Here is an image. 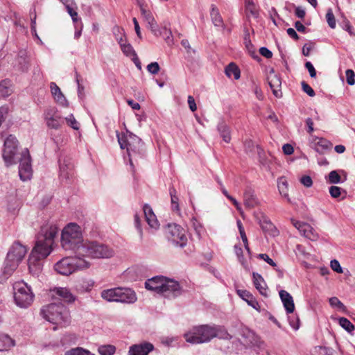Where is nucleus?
<instances>
[{"label": "nucleus", "mask_w": 355, "mask_h": 355, "mask_svg": "<svg viewBox=\"0 0 355 355\" xmlns=\"http://www.w3.org/2000/svg\"><path fill=\"white\" fill-rule=\"evenodd\" d=\"M59 227L54 223H47L41 227L37 240L28 258V269L33 276H38L42 270V260L52 252Z\"/></svg>", "instance_id": "nucleus-1"}, {"label": "nucleus", "mask_w": 355, "mask_h": 355, "mask_svg": "<svg viewBox=\"0 0 355 355\" xmlns=\"http://www.w3.org/2000/svg\"><path fill=\"white\" fill-rule=\"evenodd\" d=\"M117 139L121 149H126L129 163L134 170V162H138L139 159H144L146 156L144 144L141 139L135 135L130 132L126 134H116Z\"/></svg>", "instance_id": "nucleus-2"}, {"label": "nucleus", "mask_w": 355, "mask_h": 355, "mask_svg": "<svg viewBox=\"0 0 355 355\" xmlns=\"http://www.w3.org/2000/svg\"><path fill=\"white\" fill-rule=\"evenodd\" d=\"M41 314L49 322L55 324L53 330L64 327L70 323V315L67 307L61 303H51L41 309Z\"/></svg>", "instance_id": "nucleus-3"}, {"label": "nucleus", "mask_w": 355, "mask_h": 355, "mask_svg": "<svg viewBox=\"0 0 355 355\" xmlns=\"http://www.w3.org/2000/svg\"><path fill=\"white\" fill-rule=\"evenodd\" d=\"M81 227L76 223H69L64 227L61 234V245L65 250L73 251L78 256V250L84 246Z\"/></svg>", "instance_id": "nucleus-4"}, {"label": "nucleus", "mask_w": 355, "mask_h": 355, "mask_svg": "<svg viewBox=\"0 0 355 355\" xmlns=\"http://www.w3.org/2000/svg\"><path fill=\"white\" fill-rule=\"evenodd\" d=\"M90 263L80 256L64 257L54 265L55 270L64 276H68L78 270L88 268Z\"/></svg>", "instance_id": "nucleus-5"}, {"label": "nucleus", "mask_w": 355, "mask_h": 355, "mask_svg": "<svg viewBox=\"0 0 355 355\" xmlns=\"http://www.w3.org/2000/svg\"><path fill=\"white\" fill-rule=\"evenodd\" d=\"M114 250L108 245L97 241H85L84 246L78 250V256L83 259H107L114 255Z\"/></svg>", "instance_id": "nucleus-6"}, {"label": "nucleus", "mask_w": 355, "mask_h": 355, "mask_svg": "<svg viewBox=\"0 0 355 355\" xmlns=\"http://www.w3.org/2000/svg\"><path fill=\"white\" fill-rule=\"evenodd\" d=\"M214 329L212 325L202 324L192 327L184 334V336L187 342L191 344H201L208 343L213 339Z\"/></svg>", "instance_id": "nucleus-7"}, {"label": "nucleus", "mask_w": 355, "mask_h": 355, "mask_svg": "<svg viewBox=\"0 0 355 355\" xmlns=\"http://www.w3.org/2000/svg\"><path fill=\"white\" fill-rule=\"evenodd\" d=\"M12 287L15 304L21 308L28 307L34 299L31 286L24 281H19L15 282Z\"/></svg>", "instance_id": "nucleus-8"}, {"label": "nucleus", "mask_w": 355, "mask_h": 355, "mask_svg": "<svg viewBox=\"0 0 355 355\" xmlns=\"http://www.w3.org/2000/svg\"><path fill=\"white\" fill-rule=\"evenodd\" d=\"M19 142L12 135H8L3 143L2 158L7 167L17 164L16 155L18 153Z\"/></svg>", "instance_id": "nucleus-9"}, {"label": "nucleus", "mask_w": 355, "mask_h": 355, "mask_svg": "<svg viewBox=\"0 0 355 355\" xmlns=\"http://www.w3.org/2000/svg\"><path fill=\"white\" fill-rule=\"evenodd\" d=\"M165 235L168 241L175 246L183 248L187 245L185 230L176 223L168 224L165 227Z\"/></svg>", "instance_id": "nucleus-10"}, {"label": "nucleus", "mask_w": 355, "mask_h": 355, "mask_svg": "<svg viewBox=\"0 0 355 355\" xmlns=\"http://www.w3.org/2000/svg\"><path fill=\"white\" fill-rule=\"evenodd\" d=\"M19 162V175L20 179L22 181L30 180L33 175V170L31 166V157L27 148H25L21 150Z\"/></svg>", "instance_id": "nucleus-11"}, {"label": "nucleus", "mask_w": 355, "mask_h": 355, "mask_svg": "<svg viewBox=\"0 0 355 355\" xmlns=\"http://www.w3.org/2000/svg\"><path fill=\"white\" fill-rule=\"evenodd\" d=\"M44 120L48 128L59 130L64 121L55 107H49L44 112Z\"/></svg>", "instance_id": "nucleus-12"}, {"label": "nucleus", "mask_w": 355, "mask_h": 355, "mask_svg": "<svg viewBox=\"0 0 355 355\" xmlns=\"http://www.w3.org/2000/svg\"><path fill=\"white\" fill-rule=\"evenodd\" d=\"M163 284V288H162L160 294L165 297H175L180 294V286L177 281L165 277V282Z\"/></svg>", "instance_id": "nucleus-13"}, {"label": "nucleus", "mask_w": 355, "mask_h": 355, "mask_svg": "<svg viewBox=\"0 0 355 355\" xmlns=\"http://www.w3.org/2000/svg\"><path fill=\"white\" fill-rule=\"evenodd\" d=\"M60 178L62 181L67 182L73 175V166L68 157H60L59 159Z\"/></svg>", "instance_id": "nucleus-14"}, {"label": "nucleus", "mask_w": 355, "mask_h": 355, "mask_svg": "<svg viewBox=\"0 0 355 355\" xmlns=\"http://www.w3.org/2000/svg\"><path fill=\"white\" fill-rule=\"evenodd\" d=\"M310 146L317 153L323 154L332 148V144L323 137L311 135L309 139Z\"/></svg>", "instance_id": "nucleus-15"}, {"label": "nucleus", "mask_w": 355, "mask_h": 355, "mask_svg": "<svg viewBox=\"0 0 355 355\" xmlns=\"http://www.w3.org/2000/svg\"><path fill=\"white\" fill-rule=\"evenodd\" d=\"M241 335L243 343L246 347L257 346L260 347L262 342L260 338L252 331L248 328H243L241 331Z\"/></svg>", "instance_id": "nucleus-16"}, {"label": "nucleus", "mask_w": 355, "mask_h": 355, "mask_svg": "<svg viewBox=\"0 0 355 355\" xmlns=\"http://www.w3.org/2000/svg\"><path fill=\"white\" fill-rule=\"evenodd\" d=\"M293 226L298 230L300 233L306 238L315 241L318 238V234L315 232L313 228L308 223L291 219Z\"/></svg>", "instance_id": "nucleus-17"}, {"label": "nucleus", "mask_w": 355, "mask_h": 355, "mask_svg": "<svg viewBox=\"0 0 355 355\" xmlns=\"http://www.w3.org/2000/svg\"><path fill=\"white\" fill-rule=\"evenodd\" d=\"M19 262L6 257L4 261L2 272L0 275V281L5 282L10 277L17 268Z\"/></svg>", "instance_id": "nucleus-18"}, {"label": "nucleus", "mask_w": 355, "mask_h": 355, "mask_svg": "<svg viewBox=\"0 0 355 355\" xmlns=\"http://www.w3.org/2000/svg\"><path fill=\"white\" fill-rule=\"evenodd\" d=\"M154 345L148 342L132 345L129 347L128 355H148L153 351Z\"/></svg>", "instance_id": "nucleus-19"}, {"label": "nucleus", "mask_w": 355, "mask_h": 355, "mask_svg": "<svg viewBox=\"0 0 355 355\" xmlns=\"http://www.w3.org/2000/svg\"><path fill=\"white\" fill-rule=\"evenodd\" d=\"M26 252L27 250L24 245H21L19 242H15L10 248L7 256L20 263Z\"/></svg>", "instance_id": "nucleus-20"}, {"label": "nucleus", "mask_w": 355, "mask_h": 355, "mask_svg": "<svg viewBox=\"0 0 355 355\" xmlns=\"http://www.w3.org/2000/svg\"><path fill=\"white\" fill-rule=\"evenodd\" d=\"M137 299L134 291L128 288L119 287L117 302L132 304L137 301Z\"/></svg>", "instance_id": "nucleus-21"}, {"label": "nucleus", "mask_w": 355, "mask_h": 355, "mask_svg": "<svg viewBox=\"0 0 355 355\" xmlns=\"http://www.w3.org/2000/svg\"><path fill=\"white\" fill-rule=\"evenodd\" d=\"M165 277L163 276H156L148 279L145 282V287L149 291H153L160 294L162 288H163Z\"/></svg>", "instance_id": "nucleus-22"}, {"label": "nucleus", "mask_w": 355, "mask_h": 355, "mask_svg": "<svg viewBox=\"0 0 355 355\" xmlns=\"http://www.w3.org/2000/svg\"><path fill=\"white\" fill-rule=\"evenodd\" d=\"M259 223L265 234L273 237L279 235V230L268 217L263 216Z\"/></svg>", "instance_id": "nucleus-23"}, {"label": "nucleus", "mask_w": 355, "mask_h": 355, "mask_svg": "<svg viewBox=\"0 0 355 355\" xmlns=\"http://www.w3.org/2000/svg\"><path fill=\"white\" fill-rule=\"evenodd\" d=\"M143 211L146 221L149 227L153 230H157L159 227V223L150 206L145 204L143 207Z\"/></svg>", "instance_id": "nucleus-24"}, {"label": "nucleus", "mask_w": 355, "mask_h": 355, "mask_svg": "<svg viewBox=\"0 0 355 355\" xmlns=\"http://www.w3.org/2000/svg\"><path fill=\"white\" fill-rule=\"evenodd\" d=\"M268 81L274 96L277 98H281L282 92L281 90L282 80L280 77L276 74L268 75Z\"/></svg>", "instance_id": "nucleus-25"}, {"label": "nucleus", "mask_w": 355, "mask_h": 355, "mask_svg": "<svg viewBox=\"0 0 355 355\" xmlns=\"http://www.w3.org/2000/svg\"><path fill=\"white\" fill-rule=\"evenodd\" d=\"M279 294L286 313H292L295 310V304L291 295L284 290H281Z\"/></svg>", "instance_id": "nucleus-26"}, {"label": "nucleus", "mask_w": 355, "mask_h": 355, "mask_svg": "<svg viewBox=\"0 0 355 355\" xmlns=\"http://www.w3.org/2000/svg\"><path fill=\"white\" fill-rule=\"evenodd\" d=\"M51 94L54 100L60 105L67 107L69 103L60 87L53 82L50 83Z\"/></svg>", "instance_id": "nucleus-27"}, {"label": "nucleus", "mask_w": 355, "mask_h": 355, "mask_svg": "<svg viewBox=\"0 0 355 355\" xmlns=\"http://www.w3.org/2000/svg\"><path fill=\"white\" fill-rule=\"evenodd\" d=\"M243 201L246 207L251 209L259 205V200L257 199L254 190L251 188H246L243 193Z\"/></svg>", "instance_id": "nucleus-28"}, {"label": "nucleus", "mask_w": 355, "mask_h": 355, "mask_svg": "<svg viewBox=\"0 0 355 355\" xmlns=\"http://www.w3.org/2000/svg\"><path fill=\"white\" fill-rule=\"evenodd\" d=\"M141 15L144 17L145 21L148 24V28L150 29L155 35L158 36L159 29L158 28L157 22L152 13L150 11L142 8Z\"/></svg>", "instance_id": "nucleus-29"}, {"label": "nucleus", "mask_w": 355, "mask_h": 355, "mask_svg": "<svg viewBox=\"0 0 355 355\" xmlns=\"http://www.w3.org/2000/svg\"><path fill=\"white\" fill-rule=\"evenodd\" d=\"M236 292L239 297L245 300L249 306H252L257 311H260V305L259 302L249 291L246 290H237Z\"/></svg>", "instance_id": "nucleus-30"}, {"label": "nucleus", "mask_w": 355, "mask_h": 355, "mask_svg": "<svg viewBox=\"0 0 355 355\" xmlns=\"http://www.w3.org/2000/svg\"><path fill=\"white\" fill-rule=\"evenodd\" d=\"M252 277H253V284L255 288L259 291V293L261 295L266 296L267 295V287L266 284L263 279V278L261 277V275H259L257 272H253L252 273Z\"/></svg>", "instance_id": "nucleus-31"}, {"label": "nucleus", "mask_w": 355, "mask_h": 355, "mask_svg": "<svg viewBox=\"0 0 355 355\" xmlns=\"http://www.w3.org/2000/svg\"><path fill=\"white\" fill-rule=\"evenodd\" d=\"M119 287L105 289L101 292V297L107 302H118Z\"/></svg>", "instance_id": "nucleus-32"}, {"label": "nucleus", "mask_w": 355, "mask_h": 355, "mask_svg": "<svg viewBox=\"0 0 355 355\" xmlns=\"http://www.w3.org/2000/svg\"><path fill=\"white\" fill-rule=\"evenodd\" d=\"M217 130L223 140L226 143H230L231 141L230 128L223 120L218 123Z\"/></svg>", "instance_id": "nucleus-33"}, {"label": "nucleus", "mask_w": 355, "mask_h": 355, "mask_svg": "<svg viewBox=\"0 0 355 355\" xmlns=\"http://www.w3.org/2000/svg\"><path fill=\"white\" fill-rule=\"evenodd\" d=\"M53 291L55 294L60 296L62 299L67 302H73L75 301L76 297L67 288L58 287L55 288Z\"/></svg>", "instance_id": "nucleus-34"}, {"label": "nucleus", "mask_w": 355, "mask_h": 355, "mask_svg": "<svg viewBox=\"0 0 355 355\" xmlns=\"http://www.w3.org/2000/svg\"><path fill=\"white\" fill-rule=\"evenodd\" d=\"M340 173L345 175V178L342 179L338 171H331L328 176L326 177L327 181L329 184H339L344 182L347 180V176L344 171H340Z\"/></svg>", "instance_id": "nucleus-35"}, {"label": "nucleus", "mask_w": 355, "mask_h": 355, "mask_svg": "<svg viewBox=\"0 0 355 355\" xmlns=\"http://www.w3.org/2000/svg\"><path fill=\"white\" fill-rule=\"evenodd\" d=\"M12 93L11 81L8 79L0 82V98L10 96Z\"/></svg>", "instance_id": "nucleus-36"}, {"label": "nucleus", "mask_w": 355, "mask_h": 355, "mask_svg": "<svg viewBox=\"0 0 355 355\" xmlns=\"http://www.w3.org/2000/svg\"><path fill=\"white\" fill-rule=\"evenodd\" d=\"M212 327L215 331L213 338L216 337L224 340H230L232 338V336L227 332L225 327L216 325H212Z\"/></svg>", "instance_id": "nucleus-37"}, {"label": "nucleus", "mask_w": 355, "mask_h": 355, "mask_svg": "<svg viewBox=\"0 0 355 355\" xmlns=\"http://www.w3.org/2000/svg\"><path fill=\"white\" fill-rule=\"evenodd\" d=\"M15 345V341L7 335H0V352L7 350Z\"/></svg>", "instance_id": "nucleus-38"}, {"label": "nucleus", "mask_w": 355, "mask_h": 355, "mask_svg": "<svg viewBox=\"0 0 355 355\" xmlns=\"http://www.w3.org/2000/svg\"><path fill=\"white\" fill-rule=\"evenodd\" d=\"M225 74L229 78L233 76L234 79L238 80L240 78V70L235 64L230 63L225 68Z\"/></svg>", "instance_id": "nucleus-39"}, {"label": "nucleus", "mask_w": 355, "mask_h": 355, "mask_svg": "<svg viewBox=\"0 0 355 355\" xmlns=\"http://www.w3.org/2000/svg\"><path fill=\"white\" fill-rule=\"evenodd\" d=\"M211 17L214 24L216 26H223V19L218 10V9L214 6H211Z\"/></svg>", "instance_id": "nucleus-40"}, {"label": "nucleus", "mask_w": 355, "mask_h": 355, "mask_svg": "<svg viewBox=\"0 0 355 355\" xmlns=\"http://www.w3.org/2000/svg\"><path fill=\"white\" fill-rule=\"evenodd\" d=\"M116 347L112 345H102L98 348L100 355H114L116 352Z\"/></svg>", "instance_id": "nucleus-41"}, {"label": "nucleus", "mask_w": 355, "mask_h": 355, "mask_svg": "<svg viewBox=\"0 0 355 355\" xmlns=\"http://www.w3.org/2000/svg\"><path fill=\"white\" fill-rule=\"evenodd\" d=\"M121 49L122 52L126 55V56H133L136 57V53L132 46V45L129 43H127L125 42V40L123 41L121 43L119 44Z\"/></svg>", "instance_id": "nucleus-42"}, {"label": "nucleus", "mask_w": 355, "mask_h": 355, "mask_svg": "<svg viewBox=\"0 0 355 355\" xmlns=\"http://www.w3.org/2000/svg\"><path fill=\"white\" fill-rule=\"evenodd\" d=\"M170 196H171V209L173 211H179V203H178V197L176 196V190L174 188H171L169 190Z\"/></svg>", "instance_id": "nucleus-43"}, {"label": "nucleus", "mask_w": 355, "mask_h": 355, "mask_svg": "<svg viewBox=\"0 0 355 355\" xmlns=\"http://www.w3.org/2000/svg\"><path fill=\"white\" fill-rule=\"evenodd\" d=\"M158 35H162L168 44L170 45L173 43L172 33L169 29H167L166 27L163 28L162 30L159 29V33H158Z\"/></svg>", "instance_id": "nucleus-44"}, {"label": "nucleus", "mask_w": 355, "mask_h": 355, "mask_svg": "<svg viewBox=\"0 0 355 355\" xmlns=\"http://www.w3.org/2000/svg\"><path fill=\"white\" fill-rule=\"evenodd\" d=\"M339 324L349 333L355 329L354 325L346 318H340Z\"/></svg>", "instance_id": "nucleus-45"}, {"label": "nucleus", "mask_w": 355, "mask_h": 355, "mask_svg": "<svg viewBox=\"0 0 355 355\" xmlns=\"http://www.w3.org/2000/svg\"><path fill=\"white\" fill-rule=\"evenodd\" d=\"M315 355H334V349L327 347L317 346L315 347Z\"/></svg>", "instance_id": "nucleus-46"}, {"label": "nucleus", "mask_w": 355, "mask_h": 355, "mask_svg": "<svg viewBox=\"0 0 355 355\" xmlns=\"http://www.w3.org/2000/svg\"><path fill=\"white\" fill-rule=\"evenodd\" d=\"M340 26L343 29L347 31L351 36H355L353 27L352 26L349 21L345 17H343V21L340 22Z\"/></svg>", "instance_id": "nucleus-47"}, {"label": "nucleus", "mask_w": 355, "mask_h": 355, "mask_svg": "<svg viewBox=\"0 0 355 355\" xmlns=\"http://www.w3.org/2000/svg\"><path fill=\"white\" fill-rule=\"evenodd\" d=\"M112 32L116 40L118 42L119 44L121 43L123 41L125 40H123V37H125L123 30L119 26H114L112 29Z\"/></svg>", "instance_id": "nucleus-48"}, {"label": "nucleus", "mask_w": 355, "mask_h": 355, "mask_svg": "<svg viewBox=\"0 0 355 355\" xmlns=\"http://www.w3.org/2000/svg\"><path fill=\"white\" fill-rule=\"evenodd\" d=\"M64 119L67 125L70 126L71 128L76 130L79 129V123L76 121V119L72 114H69Z\"/></svg>", "instance_id": "nucleus-49"}, {"label": "nucleus", "mask_w": 355, "mask_h": 355, "mask_svg": "<svg viewBox=\"0 0 355 355\" xmlns=\"http://www.w3.org/2000/svg\"><path fill=\"white\" fill-rule=\"evenodd\" d=\"M65 355H94L89 351L83 349V348L72 349L66 352Z\"/></svg>", "instance_id": "nucleus-50"}, {"label": "nucleus", "mask_w": 355, "mask_h": 355, "mask_svg": "<svg viewBox=\"0 0 355 355\" xmlns=\"http://www.w3.org/2000/svg\"><path fill=\"white\" fill-rule=\"evenodd\" d=\"M93 282H85L83 281L82 284L76 286V289L80 291V292H85L90 291L91 288L93 286Z\"/></svg>", "instance_id": "nucleus-51"}, {"label": "nucleus", "mask_w": 355, "mask_h": 355, "mask_svg": "<svg viewBox=\"0 0 355 355\" xmlns=\"http://www.w3.org/2000/svg\"><path fill=\"white\" fill-rule=\"evenodd\" d=\"M326 19L329 27L331 28H335L336 25V19L331 9L329 10L328 12H327Z\"/></svg>", "instance_id": "nucleus-52"}, {"label": "nucleus", "mask_w": 355, "mask_h": 355, "mask_svg": "<svg viewBox=\"0 0 355 355\" xmlns=\"http://www.w3.org/2000/svg\"><path fill=\"white\" fill-rule=\"evenodd\" d=\"M134 222H135V226L139 232L140 239H142L144 233H143V230L141 227V219L137 214H136L134 216Z\"/></svg>", "instance_id": "nucleus-53"}, {"label": "nucleus", "mask_w": 355, "mask_h": 355, "mask_svg": "<svg viewBox=\"0 0 355 355\" xmlns=\"http://www.w3.org/2000/svg\"><path fill=\"white\" fill-rule=\"evenodd\" d=\"M66 8L76 24L81 22L80 19L78 17V13L69 5H67Z\"/></svg>", "instance_id": "nucleus-54"}, {"label": "nucleus", "mask_w": 355, "mask_h": 355, "mask_svg": "<svg viewBox=\"0 0 355 355\" xmlns=\"http://www.w3.org/2000/svg\"><path fill=\"white\" fill-rule=\"evenodd\" d=\"M347 83L349 85L355 84V73L352 69H347L345 71Z\"/></svg>", "instance_id": "nucleus-55"}, {"label": "nucleus", "mask_w": 355, "mask_h": 355, "mask_svg": "<svg viewBox=\"0 0 355 355\" xmlns=\"http://www.w3.org/2000/svg\"><path fill=\"white\" fill-rule=\"evenodd\" d=\"M329 193L332 198H338L340 196L341 191H343V189L340 187H337V186H331L329 187Z\"/></svg>", "instance_id": "nucleus-56"}, {"label": "nucleus", "mask_w": 355, "mask_h": 355, "mask_svg": "<svg viewBox=\"0 0 355 355\" xmlns=\"http://www.w3.org/2000/svg\"><path fill=\"white\" fill-rule=\"evenodd\" d=\"M160 67L157 62H153L148 64L147 70L152 74H157L159 71Z\"/></svg>", "instance_id": "nucleus-57"}, {"label": "nucleus", "mask_w": 355, "mask_h": 355, "mask_svg": "<svg viewBox=\"0 0 355 355\" xmlns=\"http://www.w3.org/2000/svg\"><path fill=\"white\" fill-rule=\"evenodd\" d=\"M301 85L303 92L307 94L309 96L313 97L315 95L314 90L306 82L302 81Z\"/></svg>", "instance_id": "nucleus-58"}, {"label": "nucleus", "mask_w": 355, "mask_h": 355, "mask_svg": "<svg viewBox=\"0 0 355 355\" xmlns=\"http://www.w3.org/2000/svg\"><path fill=\"white\" fill-rule=\"evenodd\" d=\"M234 251L239 259V261L242 265H245V259L243 255V250L241 246L235 245H234Z\"/></svg>", "instance_id": "nucleus-59"}, {"label": "nucleus", "mask_w": 355, "mask_h": 355, "mask_svg": "<svg viewBox=\"0 0 355 355\" xmlns=\"http://www.w3.org/2000/svg\"><path fill=\"white\" fill-rule=\"evenodd\" d=\"M300 182L304 187L309 188L313 185L312 178L309 175H303L300 180Z\"/></svg>", "instance_id": "nucleus-60"}, {"label": "nucleus", "mask_w": 355, "mask_h": 355, "mask_svg": "<svg viewBox=\"0 0 355 355\" xmlns=\"http://www.w3.org/2000/svg\"><path fill=\"white\" fill-rule=\"evenodd\" d=\"M329 304L333 307H338L340 309L344 308V304L336 297H332L329 299Z\"/></svg>", "instance_id": "nucleus-61"}, {"label": "nucleus", "mask_w": 355, "mask_h": 355, "mask_svg": "<svg viewBox=\"0 0 355 355\" xmlns=\"http://www.w3.org/2000/svg\"><path fill=\"white\" fill-rule=\"evenodd\" d=\"M331 268L333 270L338 273H342L343 272V268L340 266V264L338 261L334 259L331 261L330 263Z\"/></svg>", "instance_id": "nucleus-62"}, {"label": "nucleus", "mask_w": 355, "mask_h": 355, "mask_svg": "<svg viewBox=\"0 0 355 355\" xmlns=\"http://www.w3.org/2000/svg\"><path fill=\"white\" fill-rule=\"evenodd\" d=\"M8 113V106L4 105L0 107V125L6 120Z\"/></svg>", "instance_id": "nucleus-63"}, {"label": "nucleus", "mask_w": 355, "mask_h": 355, "mask_svg": "<svg viewBox=\"0 0 355 355\" xmlns=\"http://www.w3.org/2000/svg\"><path fill=\"white\" fill-rule=\"evenodd\" d=\"M305 67L309 71L311 78H315L316 76V71L311 62H306L305 63Z\"/></svg>", "instance_id": "nucleus-64"}]
</instances>
